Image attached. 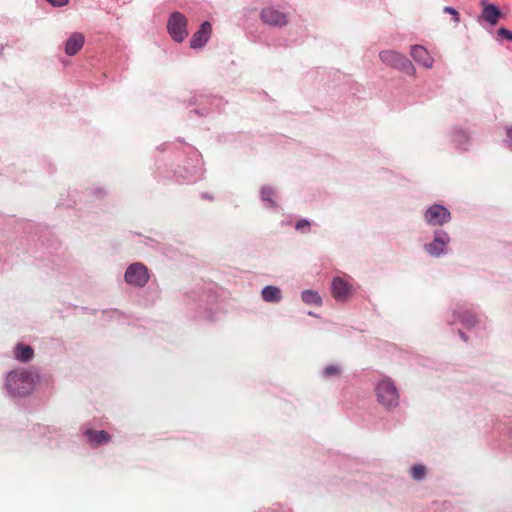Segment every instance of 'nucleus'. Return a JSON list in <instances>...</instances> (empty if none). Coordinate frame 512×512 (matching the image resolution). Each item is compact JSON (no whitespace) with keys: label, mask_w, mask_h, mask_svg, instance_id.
<instances>
[{"label":"nucleus","mask_w":512,"mask_h":512,"mask_svg":"<svg viewBox=\"0 0 512 512\" xmlns=\"http://www.w3.org/2000/svg\"><path fill=\"white\" fill-rule=\"evenodd\" d=\"M85 37L80 32H74L65 44V52L69 56L77 54L83 47Z\"/></svg>","instance_id":"obj_12"},{"label":"nucleus","mask_w":512,"mask_h":512,"mask_svg":"<svg viewBox=\"0 0 512 512\" xmlns=\"http://www.w3.org/2000/svg\"><path fill=\"white\" fill-rule=\"evenodd\" d=\"M3 49H4V48H3V46H2V45H0V54H2Z\"/></svg>","instance_id":"obj_26"},{"label":"nucleus","mask_w":512,"mask_h":512,"mask_svg":"<svg viewBox=\"0 0 512 512\" xmlns=\"http://www.w3.org/2000/svg\"><path fill=\"white\" fill-rule=\"evenodd\" d=\"M295 228H296V230H298L300 232H308L310 229V222L305 219L300 220L297 222Z\"/></svg>","instance_id":"obj_21"},{"label":"nucleus","mask_w":512,"mask_h":512,"mask_svg":"<svg viewBox=\"0 0 512 512\" xmlns=\"http://www.w3.org/2000/svg\"><path fill=\"white\" fill-rule=\"evenodd\" d=\"M211 33L212 26L210 22L205 21L204 23H202L199 30L193 34L192 39L190 41V47L193 49L203 47L210 38Z\"/></svg>","instance_id":"obj_8"},{"label":"nucleus","mask_w":512,"mask_h":512,"mask_svg":"<svg viewBox=\"0 0 512 512\" xmlns=\"http://www.w3.org/2000/svg\"><path fill=\"white\" fill-rule=\"evenodd\" d=\"M260 16L262 21L270 26L283 27L288 23L286 15L272 7L262 9Z\"/></svg>","instance_id":"obj_7"},{"label":"nucleus","mask_w":512,"mask_h":512,"mask_svg":"<svg viewBox=\"0 0 512 512\" xmlns=\"http://www.w3.org/2000/svg\"><path fill=\"white\" fill-rule=\"evenodd\" d=\"M332 295L338 301L346 300L351 294V285L340 277H336L331 285Z\"/></svg>","instance_id":"obj_9"},{"label":"nucleus","mask_w":512,"mask_h":512,"mask_svg":"<svg viewBox=\"0 0 512 512\" xmlns=\"http://www.w3.org/2000/svg\"><path fill=\"white\" fill-rule=\"evenodd\" d=\"M15 358L21 362H28L32 359L34 351L32 347L24 344H18L15 348Z\"/></svg>","instance_id":"obj_16"},{"label":"nucleus","mask_w":512,"mask_h":512,"mask_svg":"<svg viewBox=\"0 0 512 512\" xmlns=\"http://www.w3.org/2000/svg\"><path fill=\"white\" fill-rule=\"evenodd\" d=\"M302 300L310 305L320 306L322 304V299L319 296L318 292L313 290H305L302 292Z\"/></svg>","instance_id":"obj_17"},{"label":"nucleus","mask_w":512,"mask_h":512,"mask_svg":"<svg viewBox=\"0 0 512 512\" xmlns=\"http://www.w3.org/2000/svg\"><path fill=\"white\" fill-rule=\"evenodd\" d=\"M498 34L499 36L507 39L508 41H512V31L502 27L498 30Z\"/></svg>","instance_id":"obj_23"},{"label":"nucleus","mask_w":512,"mask_h":512,"mask_svg":"<svg viewBox=\"0 0 512 512\" xmlns=\"http://www.w3.org/2000/svg\"><path fill=\"white\" fill-rule=\"evenodd\" d=\"M448 241L446 233H439L431 243L425 245V249L430 255L438 257L444 252Z\"/></svg>","instance_id":"obj_10"},{"label":"nucleus","mask_w":512,"mask_h":512,"mask_svg":"<svg viewBox=\"0 0 512 512\" xmlns=\"http://www.w3.org/2000/svg\"><path fill=\"white\" fill-rule=\"evenodd\" d=\"M378 400L386 407H394L398 404L399 395L394 383L389 379L379 382L376 388Z\"/></svg>","instance_id":"obj_3"},{"label":"nucleus","mask_w":512,"mask_h":512,"mask_svg":"<svg viewBox=\"0 0 512 512\" xmlns=\"http://www.w3.org/2000/svg\"><path fill=\"white\" fill-rule=\"evenodd\" d=\"M410 55L417 63L423 65L426 68H431L433 66V58L430 56L429 52L421 45L412 46Z\"/></svg>","instance_id":"obj_11"},{"label":"nucleus","mask_w":512,"mask_h":512,"mask_svg":"<svg viewBox=\"0 0 512 512\" xmlns=\"http://www.w3.org/2000/svg\"><path fill=\"white\" fill-rule=\"evenodd\" d=\"M426 475V468L423 465H414L411 468V476L415 480H422Z\"/></svg>","instance_id":"obj_19"},{"label":"nucleus","mask_w":512,"mask_h":512,"mask_svg":"<svg viewBox=\"0 0 512 512\" xmlns=\"http://www.w3.org/2000/svg\"><path fill=\"white\" fill-rule=\"evenodd\" d=\"M501 16L500 10L493 4H487L484 6L482 11V17L485 21L491 25L497 24Z\"/></svg>","instance_id":"obj_14"},{"label":"nucleus","mask_w":512,"mask_h":512,"mask_svg":"<svg viewBox=\"0 0 512 512\" xmlns=\"http://www.w3.org/2000/svg\"><path fill=\"white\" fill-rule=\"evenodd\" d=\"M265 302L276 303L281 300V291L276 286H266L261 292Z\"/></svg>","instance_id":"obj_15"},{"label":"nucleus","mask_w":512,"mask_h":512,"mask_svg":"<svg viewBox=\"0 0 512 512\" xmlns=\"http://www.w3.org/2000/svg\"><path fill=\"white\" fill-rule=\"evenodd\" d=\"M444 12L449 13L453 16L454 23L457 24L459 22V13L454 8L447 6L444 8Z\"/></svg>","instance_id":"obj_22"},{"label":"nucleus","mask_w":512,"mask_h":512,"mask_svg":"<svg viewBox=\"0 0 512 512\" xmlns=\"http://www.w3.org/2000/svg\"><path fill=\"white\" fill-rule=\"evenodd\" d=\"M450 219V212L441 205H432L425 213V220L429 225L441 226Z\"/></svg>","instance_id":"obj_6"},{"label":"nucleus","mask_w":512,"mask_h":512,"mask_svg":"<svg viewBox=\"0 0 512 512\" xmlns=\"http://www.w3.org/2000/svg\"><path fill=\"white\" fill-rule=\"evenodd\" d=\"M149 280L148 269L142 263L131 264L125 272V281L128 284L143 287Z\"/></svg>","instance_id":"obj_5"},{"label":"nucleus","mask_w":512,"mask_h":512,"mask_svg":"<svg viewBox=\"0 0 512 512\" xmlns=\"http://www.w3.org/2000/svg\"><path fill=\"white\" fill-rule=\"evenodd\" d=\"M46 1L49 2L51 5L58 6V7L64 6L68 3V0H46Z\"/></svg>","instance_id":"obj_24"},{"label":"nucleus","mask_w":512,"mask_h":512,"mask_svg":"<svg viewBox=\"0 0 512 512\" xmlns=\"http://www.w3.org/2000/svg\"><path fill=\"white\" fill-rule=\"evenodd\" d=\"M341 375V368L337 364H331L324 368L323 376L326 378L339 377Z\"/></svg>","instance_id":"obj_18"},{"label":"nucleus","mask_w":512,"mask_h":512,"mask_svg":"<svg viewBox=\"0 0 512 512\" xmlns=\"http://www.w3.org/2000/svg\"><path fill=\"white\" fill-rule=\"evenodd\" d=\"M381 61L395 69H398L407 75L415 74V67L412 62L403 54L394 50H383L379 53Z\"/></svg>","instance_id":"obj_2"},{"label":"nucleus","mask_w":512,"mask_h":512,"mask_svg":"<svg viewBox=\"0 0 512 512\" xmlns=\"http://www.w3.org/2000/svg\"><path fill=\"white\" fill-rule=\"evenodd\" d=\"M187 18L180 12H173L168 20L167 29L176 42H182L187 36Z\"/></svg>","instance_id":"obj_4"},{"label":"nucleus","mask_w":512,"mask_h":512,"mask_svg":"<svg viewBox=\"0 0 512 512\" xmlns=\"http://www.w3.org/2000/svg\"><path fill=\"white\" fill-rule=\"evenodd\" d=\"M85 435L87 436L88 441L93 446H99L102 444H106V443L110 442V440H111L110 434L104 430L97 431L94 429H87L85 431Z\"/></svg>","instance_id":"obj_13"},{"label":"nucleus","mask_w":512,"mask_h":512,"mask_svg":"<svg viewBox=\"0 0 512 512\" xmlns=\"http://www.w3.org/2000/svg\"><path fill=\"white\" fill-rule=\"evenodd\" d=\"M507 137L512 141V127H508L506 130Z\"/></svg>","instance_id":"obj_25"},{"label":"nucleus","mask_w":512,"mask_h":512,"mask_svg":"<svg viewBox=\"0 0 512 512\" xmlns=\"http://www.w3.org/2000/svg\"><path fill=\"white\" fill-rule=\"evenodd\" d=\"M6 388L12 396L28 395L33 389L31 374L25 370L10 372L6 377Z\"/></svg>","instance_id":"obj_1"},{"label":"nucleus","mask_w":512,"mask_h":512,"mask_svg":"<svg viewBox=\"0 0 512 512\" xmlns=\"http://www.w3.org/2000/svg\"><path fill=\"white\" fill-rule=\"evenodd\" d=\"M274 195H275L274 190L270 187H263L261 190L262 200L268 202L271 207H273L275 205L273 202Z\"/></svg>","instance_id":"obj_20"}]
</instances>
